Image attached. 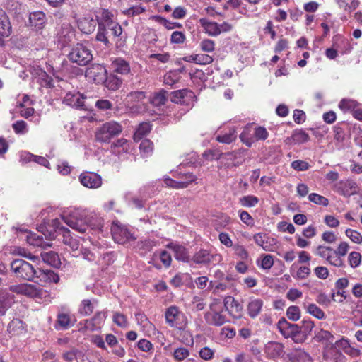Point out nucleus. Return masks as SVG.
I'll use <instances>...</instances> for the list:
<instances>
[{"label": "nucleus", "mask_w": 362, "mask_h": 362, "mask_svg": "<svg viewBox=\"0 0 362 362\" xmlns=\"http://www.w3.org/2000/svg\"><path fill=\"white\" fill-rule=\"evenodd\" d=\"M52 211V208H47L41 213L42 226H62L66 224L68 226H94L96 220L92 214L81 212L78 210L69 213H64L60 215L49 214Z\"/></svg>", "instance_id": "obj_1"}, {"label": "nucleus", "mask_w": 362, "mask_h": 362, "mask_svg": "<svg viewBox=\"0 0 362 362\" xmlns=\"http://www.w3.org/2000/svg\"><path fill=\"white\" fill-rule=\"evenodd\" d=\"M40 228L41 230H38V228H36L37 232L34 233L23 228H16V234L18 238L26 241L30 245L43 248L51 247L50 241L56 238L57 230L55 228H50V230H48L47 228Z\"/></svg>", "instance_id": "obj_2"}, {"label": "nucleus", "mask_w": 362, "mask_h": 362, "mask_svg": "<svg viewBox=\"0 0 362 362\" xmlns=\"http://www.w3.org/2000/svg\"><path fill=\"white\" fill-rule=\"evenodd\" d=\"M148 100L145 92L132 91L127 95L124 103L130 112L139 114L148 111Z\"/></svg>", "instance_id": "obj_3"}, {"label": "nucleus", "mask_w": 362, "mask_h": 362, "mask_svg": "<svg viewBox=\"0 0 362 362\" xmlns=\"http://www.w3.org/2000/svg\"><path fill=\"white\" fill-rule=\"evenodd\" d=\"M122 126L111 120L103 123L95 132V139L100 143L109 144L111 140L122 132Z\"/></svg>", "instance_id": "obj_4"}, {"label": "nucleus", "mask_w": 362, "mask_h": 362, "mask_svg": "<svg viewBox=\"0 0 362 362\" xmlns=\"http://www.w3.org/2000/svg\"><path fill=\"white\" fill-rule=\"evenodd\" d=\"M11 269L17 278L25 281H33L36 276V269L34 267L22 259L13 260Z\"/></svg>", "instance_id": "obj_5"}, {"label": "nucleus", "mask_w": 362, "mask_h": 362, "mask_svg": "<svg viewBox=\"0 0 362 362\" xmlns=\"http://www.w3.org/2000/svg\"><path fill=\"white\" fill-rule=\"evenodd\" d=\"M68 59L72 63L79 66H86L93 59V54L86 46L81 43H77L69 52Z\"/></svg>", "instance_id": "obj_6"}, {"label": "nucleus", "mask_w": 362, "mask_h": 362, "mask_svg": "<svg viewBox=\"0 0 362 362\" xmlns=\"http://www.w3.org/2000/svg\"><path fill=\"white\" fill-rule=\"evenodd\" d=\"M278 329L281 334L285 338H291L295 343H303L305 341L300 331L299 325L297 324H291L285 318L279 320L277 324Z\"/></svg>", "instance_id": "obj_7"}, {"label": "nucleus", "mask_w": 362, "mask_h": 362, "mask_svg": "<svg viewBox=\"0 0 362 362\" xmlns=\"http://www.w3.org/2000/svg\"><path fill=\"white\" fill-rule=\"evenodd\" d=\"M165 320L171 327L183 329L187 325V320L184 313L180 312L177 307H169L165 313Z\"/></svg>", "instance_id": "obj_8"}, {"label": "nucleus", "mask_w": 362, "mask_h": 362, "mask_svg": "<svg viewBox=\"0 0 362 362\" xmlns=\"http://www.w3.org/2000/svg\"><path fill=\"white\" fill-rule=\"evenodd\" d=\"M178 180H174L169 177H164V183L170 187L174 189H184L197 180V177L191 173L181 174L177 175Z\"/></svg>", "instance_id": "obj_9"}, {"label": "nucleus", "mask_w": 362, "mask_h": 362, "mask_svg": "<svg viewBox=\"0 0 362 362\" xmlns=\"http://www.w3.org/2000/svg\"><path fill=\"white\" fill-rule=\"evenodd\" d=\"M10 290L16 293L25 295L30 298H42L45 293L42 288L35 285L28 284L11 286Z\"/></svg>", "instance_id": "obj_10"}, {"label": "nucleus", "mask_w": 362, "mask_h": 362, "mask_svg": "<svg viewBox=\"0 0 362 362\" xmlns=\"http://www.w3.org/2000/svg\"><path fill=\"white\" fill-rule=\"evenodd\" d=\"M194 93L188 89L175 90L171 93L170 100L174 103L185 105L188 107L193 105Z\"/></svg>", "instance_id": "obj_11"}, {"label": "nucleus", "mask_w": 362, "mask_h": 362, "mask_svg": "<svg viewBox=\"0 0 362 362\" xmlns=\"http://www.w3.org/2000/svg\"><path fill=\"white\" fill-rule=\"evenodd\" d=\"M79 181L85 187L97 189L102 185L101 177L92 172H83L79 175Z\"/></svg>", "instance_id": "obj_12"}, {"label": "nucleus", "mask_w": 362, "mask_h": 362, "mask_svg": "<svg viewBox=\"0 0 362 362\" xmlns=\"http://www.w3.org/2000/svg\"><path fill=\"white\" fill-rule=\"evenodd\" d=\"M219 259L220 255L212 252L211 250L201 249L194 255L192 260L197 264H207Z\"/></svg>", "instance_id": "obj_13"}, {"label": "nucleus", "mask_w": 362, "mask_h": 362, "mask_svg": "<svg viewBox=\"0 0 362 362\" xmlns=\"http://www.w3.org/2000/svg\"><path fill=\"white\" fill-rule=\"evenodd\" d=\"M86 76L96 83H101L106 79L107 70L102 64H94L86 71Z\"/></svg>", "instance_id": "obj_14"}, {"label": "nucleus", "mask_w": 362, "mask_h": 362, "mask_svg": "<svg viewBox=\"0 0 362 362\" xmlns=\"http://www.w3.org/2000/svg\"><path fill=\"white\" fill-rule=\"evenodd\" d=\"M111 233L114 240L119 244L136 240L134 233L128 228H111Z\"/></svg>", "instance_id": "obj_15"}, {"label": "nucleus", "mask_w": 362, "mask_h": 362, "mask_svg": "<svg viewBox=\"0 0 362 362\" xmlns=\"http://www.w3.org/2000/svg\"><path fill=\"white\" fill-rule=\"evenodd\" d=\"M55 230H59L57 233L62 234V241L65 245H69L74 251L78 249L79 240L77 235L71 233L68 228H55Z\"/></svg>", "instance_id": "obj_16"}, {"label": "nucleus", "mask_w": 362, "mask_h": 362, "mask_svg": "<svg viewBox=\"0 0 362 362\" xmlns=\"http://www.w3.org/2000/svg\"><path fill=\"white\" fill-rule=\"evenodd\" d=\"M85 97L79 92H69L64 98L63 103L67 105L71 106L76 109L86 110L84 103Z\"/></svg>", "instance_id": "obj_17"}, {"label": "nucleus", "mask_w": 362, "mask_h": 362, "mask_svg": "<svg viewBox=\"0 0 362 362\" xmlns=\"http://www.w3.org/2000/svg\"><path fill=\"white\" fill-rule=\"evenodd\" d=\"M57 35L59 41L65 46L74 40L75 30L69 23L65 22L62 24Z\"/></svg>", "instance_id": "obj_18"}, {"label": "nucleus", "mask_w": 362, "mask_h": 362, "mask_svg": "<svg viewBox=\"0 0 362 362\" xmlns=\"http://www.w3.org/2000/svg\"><path fill=\"white\" fill-rule=\"evenodd\" d=\"M264 351L267 358L275 359L283 356L284 346L280 342L272 341L265 345Z\"/></svg>", "instance_id": "obj_19"}, {"label": "nucleus", "mask_w": 362, "mask_h": 362, "mask_svg": "<svg viewBox=\"0 0 362 362\" xmlns=\"http://www.w3.org/2000/svg\"><path fill=\"white\" fill-rule=\"evenodd\" d=\"M130 143L126 139L121 138L113 142L110 146L111 152L118 156L130 151Z\"/></svg>", "instance_id": "obj_20"}, {"label": "nucleus", "mask_w": 362, "mask_h": 362, "mask_svg": "<svg viewBox=\"0 0 362 362\" xmlns=\"http://www.w3.org/2000/svg\"><path fill=\"white\" fill-rule=\"evenodd\" d=\"M204 319L207 324L216 327L223 325L227 321L226 316L222 314V310L206 312L204 314Z\"/></svg>", "instance_id": "obj_21"}, {"label": "nucleus", "mask_w": 362, "mask_h": 362, "mask_svg": "<svg viewBox=\"0 0 362 362\" xmlns=\"http://www.w3.org/2000/svg\"><path fill=\"white\" fill-rule=\"evenodd\" d=\"M96 21L99 26L110 27L114 22V14L105 8H101L97 12Z\"/></svg>", "instance_id": "obj_22"}, {"label": "nucleus", "mask_w": 362, "mask_h": 362, "mask_svg": "<svg viewBox=\"0 0 362 362\" xmlns=\"http://www.w3.org/2000/svg\"><path fill=\"white\" fill-rule=\"evenodd\" d=\"M75 321V319L72 320V317L70 314L59 313L55 322V328L57 329H67L74 325Z\"/></svg>", "instance_id": "obj_23"}, {"label": "nucleus", "mask_w": 362, "mask_h": 362, "mask_svg": "<svg viewBox=\"0 0 362 362\" xmlns=\"http://www.w3.org/2000/svg\"><path fill=\"white\" fill-rule=\"evenodd\" d=\"M200 25L203 28L205 33L209 36L216 37L220 35V30L218 27V23L214 21H211L206 18H202L199 20Z\"/></svg>", "instance_id": "obj_24"}, {"label": "nucleus", "mask_w": 362, "mask_h": 362, "mask_svg": "<svg viewBox=\"0 0 362 362\" xmlns=\"http://www.w3.org/2000/svg\"><path fill=\"white\" fill-rule=\"evenodd\" d=\"M35 278L39 279V280L43 283H58L59 281V275L49 269L36 270Z\"/></svg>", "instance_id": "obj_25"}, {"label": "nucleus", "mask_w": 362, "mask_h": 362, "mask_svg": "<svg viewBox=\"0 0 362 362\" xmlns=\"http://www.w3.org/2000/svg\"><path fill=\"white\" fill-rule=\"evenodd\" d=\"M13 300V295L5 290H0V315H4L6 310L11 306Z\"/></svg>", "instance_id": "obj_26"}, {"label": "nucleus", "mask_w": 362, "mask_h": 362, "mask_svg": "<svg viewBox=\"0 0 362 362\" xmlns=\"http://www.w3.org/2000/svg\"><path fill=\"white\" fill-rule=\"evenodd\" d=\"M97 25L96 20L90 17H85L78 21V28L86 34L91 33L95 30Z\"/></svg>", "instance_id": "obj_27"}, {"label": "nucleus", "mask_w": 362, "mask_h": 362, "mask_svg": "<svg viewBox=\"0 0 362 362\" xmlns=\"http://www.w3.org/2000/svg\"><path fill=\"white\" fill-rule=\"evenodd\" d=\"M112 66L115 72L122 75H126L130 72L129 63L122 58L115 59L112 63Z\"/></svg>", "instance_id": "obj_28"}, {"label": "nucleus", "mask_w": 362, "mask_h": 362, "mask_svg": "<svg viewBox=\"0 0 362 362\" xmlns=\"http://www.w3.org/2000/svg\"><path fill=\"white\" fill-rule=\"evenodd\" d=\"M11 33V26L6 13L0 9V34L2 37H8Z\"/></svg>", "instance_id": "obj_29"}, {"label": "nucleus", "mask_w": 362, "mask_h": 362, "mask_svg": "<svg viewBox=\"0 0 362 362\" xmlns=\"http://www.w3.org/2000/svg\"><path fill=\"white\" fill-rule=\"evenodd\" d=\"M169 247L173 249L175 253V257L177 260H180L185 262H189V255L187 252V250L185 247L177 244H171Z\"/></svg>", "instance_id": "obj_30"}, {"label": "nucleus", "mask_w": 362, "mask_h": 362, "mask_svg": "<svg viewBox=\"0 0 362 362\" xmlns=\"http://www.w3.org/2000/svg\"><path fill=\"white\" fill-rule=\"evenodd\" d=\"M291 361L295 362H312L310 356L302 349H296L288 354Z\"/></svg>", "instance_id": "obj_31"}, {"label": "nucleus", "mask_w": 362, "mask_h": 362, "mask_svg": "<svg viewBox=\"0 0 362 362\" xmlns=\"http://www.w3.org/2000/svg\"><path fill=\"white\" fill-rule=\"evenodd\" d=\"M237 137L236 129L234 127H230L228 131L224 134H220L216 136V140L223 144H229L234 141Z\"/></svg>", "instance_id": "obj_32"}, {"label": "nucleus", "mask_w": 362, "mask_h": 362, "mask_svg": "<svg viewBox=\"0 0 362 362\" xmlns=\"http://www.w3.org/2000/svg\"><path fill=\"white\" fill-rule=\"evenodd\" d=\"M229 300H231L230 309H228L227 305L228 300L226 299L224 301V307L226 310H228L234 317L240 318L241 317V311L243 310L242 305L233 298L229 297Z\"/></svg>", "instance_id": "obj_33"}, {"label": "nucleus", "mask_w": 362, "mask_h": 362, "mask_svg": "<svg viewBox=\"0 0 362 362\" xmlns=\"http://www.w3.org/2000/svg\"><path fill=\"white\" fill-rule=\"evenodd\" d=\"M236 158V153H228L221 157V163L224 166L225 168L231 169L238 166L240 164V162L235 161Z\"/></svg>", "instance_id": "obj_34"}, {"label": "nucleus", "mask_w": 362, "mask_h": 362, "mask_svg": "<svg viewBox=\"0 0 362 362\" xmlns=\"http://www.w3.org/2000/svg\"><path fill=\"white\" fill-rule=\"evenodd\" d=\"M263 305V302L260 299L252 300L247 305L248 315L254 318L260 313Z\"/></svg>", "instance_id": "obj_35"}, {"label": "nucleus", "mask_w": 362, "mask_h": 362, "mask_svg": "<svg viewBox=\"0 0 362 362\" xmlns=\"http://www.w3.org/2000/svg\"><path fill=\"white\" fill-rule=\"evenodd\" d=\"M43 261L54 267H58L61 264L60 259L57 253L53 251L42 254Z\"/></svg>", "instance_id": "obj_36"}, {"label": "nucleus", "mask_w": 362, "mask_h": 362, "mask_svg": "<svg viewBox=\"0 0 362 362\" xmlns=\"http://www.w3.org/2000/svg\"><path fill=\"white\" fill-rule=\"evenodd\" d=\"M151 131V125L148 122H143L139 124L134 134V140L139 141Z\"/></svg>", "instance_id": "obj_37"}, {"label": "nucleus", "mask_w": 362, "mask_h": 362, "mask_svg": "<svg viewBox=\"0 0 362 362\" xmlns=\"http://www.w3.org/2000/svg\"><path fill=\"white\" fill-rule=\"evenodd\" d=\"M21 159L26 161L33 160L42 166L49 168V161L45 158L42 156H34L30 153H25L21 155Z\"/></svg>", "instance_id": "obj_38"}, {"label": "nucleus", "mask_w": 362, "mask_h": 362, "mask_svg": "<svg viewBox=\"0 0 362 362\" xmlns=\"http://www.w3.org/2000/svg\"><path fill=\"white\" fill-rule=\"evenodd\" d=\"M315 327V324L313 321L310 320H303L301 322V325H299V329L300 331V333L304 337V340L305 341L308 336L310 334L313 329Z\"/></svg>", "instance_id": "obj_39"}, {"label": "nucleus", "mask_w": 362, "mask_h": 362, "mask_svg": "<svg viewBox=\"0 0 362 362\" xmlns=\"http://www.w3.org/2000/svg\"><path fill=\"white\" fill-rule=\"evenodd\" d=\"M148 100V102H150L152 105L155 107H160L164 105L167 100L166 92L161 90L156 93L153 96Z\"/></svg>", "instance_id": "obj_40"}, {"label": "nucleus", "mask_w": 362, "mask_h": 362, "mask_svg": "<svg viewBox=\"0 0 362 362\" xmlns=\"http://www.w3.org/2000/svg\"><path fill=\"white\" fill-rule=\"evenodd\" d=\"M23 330V323L21 320L14 319L8 325V332L12 334H18Z\"/></svg>", "instance_id": "obj_41"}, {"label": "nucleus", "mask_w": 362, "mask_h": 362, "mask_svg": "<svg viewBox=\"0 0 362 362\" xmlns=\"http://www.w3.org/2000/svg\"><path fill=\"white\" fill-rule=\"evenodd\" d=\"M293 139L296 144H301L310 140V136L303 129L296 130L293 133Z\"/></svg>", "instance_id": "obj_42"}, {"label": "nucleus", "mask_w": 362, "mask_h": 362, "mask_svg": "<svg viewBox=\"0 0 362 362\" xmlns=\"http://www.w3.org/2000/svg\"><path fill=\"white\" fill-rule=\"evenodd\" d=\"M105 81L106 87L112 90H117L122 83V81L116 76H111L109 78L106 77Z\"/></svg>", "instance_id": "obj_43"}, {"label": "nucleus", "mask_w": 362, "mask_h": 362, "mask_svg": "<svg viewBox=\"0 0 362 362\" xmlns=\"http://www.w3.org/2000/svg\"><path fill=\"white\" fill-rule=\"evenodd\" d=\"M153 148V143L148 139L142 141L139 146L140 153L144 157L148 156L152 153Z\"/></svg>", "instance_id": "obj_44"}, {"label": "nucleus", "mask_w": 362, "mask_h": 362, "mask_svg": "<svg viewBox=\"0 0 362 362\" xmlns=\"http://www.w3.org/2000/svg\"><path fill=\"white\" fill-rule=\"evenodd\" d=\"M180 78V76L178 72L170 71L165 74L163 81L166 85L173 86L179 81Z\"/></svg>", "instance_id": "obj_45"}, {"label": "nucleus", "mask_w": 362, "mask_h": 362, "mask_svg": "<svg viewBox=\"0 0 362 362\" xmlns=\"http://www.w3.org/2000/svg\"><path fill=\"white\" fill-rule=\"evenodd\" d=\"M357 106V102L351 99H343L339 104V108L344 111H354Z\"/></svg>", "instance_id": "obj_46"}, {"label": "nucleus", "mask_w": 362, "mask_h": 362, "mask_svg": "<svg viewBox=\"0 0 362 362\" xmlns=\"http://www.w3.org/2000/svg\"><path fill=\"white\" fill-rule=\"evenodd\" d=\"M259 199L253 195L244 196L240 199V203L245 207H252L257 205Z\"/></svg>", "instance_id": "obj_47"}, {"label": "nucleus", "mask_w": 362, "mask_h": 362, "mask_svg": "<svg viewBox=\"0 0 362 362\" xmlns=\"http://www.w3.org/2000/svg\"><path fill=\"white\" fill-rule=\"evenodd\" d=\"M37 74V81L42 86H51L52 79L45 71L40 69Z\"/></svg>", "instance_id": "obj_48"}, {"label": "nucleus", "mask_w": 362, "mask_h": 362, "mask_svg": "<svg viewBox=\"0 0 362 362\" xmlns=\"http://www.w3.org/2000/svg\"><path fill=\"white\" fill-rule=\"evenodd\" d=\"M93 311V305L88 299L83 300L79 308V312L83 315H89Z\"/></svg>", "instance_id": "obj_49"}, {"label": "nucleus", "mask_w": 362, "mask_h": 362, "mask_svg": "<svg viewBox=\"0 0 362 362\" xmlns=\"http://www.w3.org/2000/svg\"><path fill=\"white\" fill-rule=\"evenodd\" d=\"M307 311L317 319L322 320L325 317V313L315 304H310L307 308Z\"/></svg>", "instance_id": "obj_50"}, {"label": "nucleus", "mask_w": 362, "mask_h": 362, "mask_svg": "<svg viewBox=\"0 0 362 362\" xmlns=\"http://www.w3.org/2000/svg\"><path fill=\"white\" fill-rule=\"evenodd\" d=\"M12 253L13 255H18L21 257H26L31 260H36L37 257L35 255H33L30 252L21 247H14Z\"/></svg>", "instance_id": "obj_51"}, {"label": "nucleus", "mask_w": 362, "mask_h": 362, "mask_svg": "<svg viewBox=\"0 0 362 362\" xmlns=\"http://www.w3.org/2000/svg\"><path fill=\"white\" fill-rule=\"evenodd\" d=\"M308 199L310 202L315 204L322 205L325 206H327L329 204V201L326 197L316 193H311L310 194H309Z\"/></svg>", "instance_id": "obj_52"}, {"label": "nucleus", "mask_w": 362, "mask_h": 362, "mask_svg": "<svg viewBox=\"0 0 362 362\" xmlns=\"http://www.w3.org/2000/svg\"><path fill=\"white\" fill-rule=\"evenodd\" d=\"M286 315L288 319L293 321H297L300 317V308L298 306L292 305L290 306L286 311Z\"/></svg>", "instance_id": "obj_53"}, {"label": "nucleus", "mask_w": 362, "mask_h": 362, "mask_svg": "<svg viewBox=\"0 0 362 362\" xmlns=\"http://www.w3.org/2000/svg\"><path fill=\"white\" fill-rule=\"evenodd\" d=\"M199 47L203 52H212L215 49V43L212 40L204 39L201 41Z\"/></svg>", "instance_id": "obj_54"}, {"label": "nucleus", "mask_w": 362, "mask_h": 362, "mask_svg": "<svg viewBox=\"0 0 362 362\" xmlns=\"http://www.w3.org/2000/svg\"><path fill=\"white\" fill-rule=\"evenodd\" d=\"M291 166L297 171H305L310 167L309 163L305 160H296L291 163Z\"/></svg>", "instance_id": "obj_55"}, {"label": "nucleus", "mask_w": 362, "mask_h": 362, "mask_svg": "<svg viewBox=\"0 0 362 362\" xmlns=\"http://www.w3.org/2000/svg\"><path fill=\"white\" fill-rule=\"evenodd\" d=\"M113 322L120 327H127L128 326V322L126 316L119 313H114Z\"/></svg>", "instance_id": "obj_56"}, {"label": "nucleus", "mask_w": 362, "mask_h": 362, "mask_svg": "<svg viewBox=\"0 0 362 362\" xmlns=\"http://www.w3.org/2000/svg\"><path fill=\"white\" fill-rule=\"evenodd\" d=\"M349 262L351 267H357L360 265L361 262V254L357 252H351L349 255Z\"/></svg>", "instance_id": "obj_57"}, {"label": "nucleus", "mask_w": 362, "mask_h": 362, "mask_svg": "<svg viewBox=\"0 0 362 362\" xmlns=\"http://www.w3.org/2000/svg\"><path fill=\"white\" fill-rule=\"evenodd\" d=\"M345 233L346 236L349 237L354 243L359 244L362 242V235L359 232L351 228H348Z\"/></svg>", "instance_id": "obj_58"}, {"label": "nucleus", "mask_w": 362, "mask_h": 362, "mask_svg": "<svg viewBox=\"0 0 362 362\" xmlns=\"http://www.w3.org/2000/svg\"><path fill=\"white\" fill-rule=\"evenodd\" d=\"M145 11V8L141 6H134L128 9L124 10L122 13L128 16H134L142 13Z\"/></svg>", "instance_id": "obj_59"}, {"label": "nucleus", "mask_w": 362, "mask_h": 362, "mask_svg": "<svg viewBox=\"0 0 362 362\" xmlns=\"http://www.w3.org/2000/svg\"><path fill=\"white\" fill-rule=\"evenodd\" d=\"M185 35L180 31H174L171 34L170 42L172 44H182L185 41Z\"/></svg>", "instance_id": "obj_60"}, {"label": "nucleus", "mask_w": 362, "mask_h": 362, "mask_svg": "<svg viewBox=\"0 0 362 362\" xmlns=\"http://www.w3.org/2000/svg\"><path fill=\"white\" fill-rule=\"evenodd\" d=\"M13 129L16 134H25L28 132L27 124L23 120L13 123Z\"/></svg>", "instance_id": "obj_61"}, {"label": "nucleus", "mask_w": 362, "mask_h": 362, "mask_svg": "<svg viewBox=\"0 0 362 362\" xmlns=\"http://www.w3.org/2000/svg\"><path fill=\"white\" fill-rule=\"evenodd\" d=\"M213 62L212 57L204 54H197L195 63L198 64H209Z\"/></svg>", "instance_id": "obj_62"}, {"label": "nucleus", "mask_w": 362, "mask_h": 362, "mask_svg": "<svg viewBox=\"0 0 362 362\" xmlns=\"http://www.w3.org/2000/svg\"><path fill=\"white\" fill-rule=\"evenodd\" d=\"M274 264L273 257L270 255L262 256L260 267L264 269H269Z\"/></svg>", "instance_id": "obj_63"}, {"label": "nucleus", "mask_w": 362, "mask_h": 362, "mask_svg": "<svg viewBox=\"0 0 362 362\" xmlns=\"http://www.w3.org/2000/svg\"><path fill=\"white\" fill-rule=\"evenodd\" d=\"M105 319V313L103 312H98L95 314L93 317L91 319L93 322V326L94 327H98L101 325L103 321Z\"/></svg>", "instance_id": "obj_64"}]
</instances>
